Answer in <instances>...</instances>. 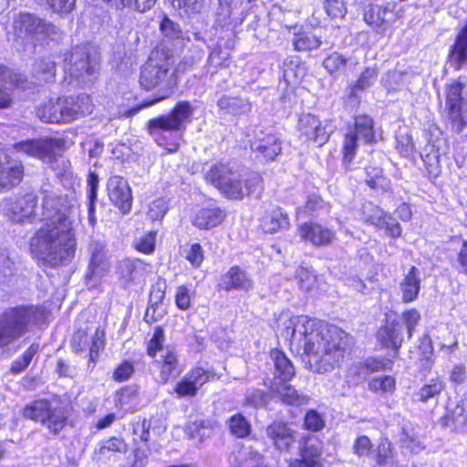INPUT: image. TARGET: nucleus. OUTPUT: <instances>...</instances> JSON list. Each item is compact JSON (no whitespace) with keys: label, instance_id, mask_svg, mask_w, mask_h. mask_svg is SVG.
<instances>
[{"label":"nucleus","instance_id":"f257e3e1","mask_svg":"<svg viewBox=\"0 0 467 467\" xmlns=\"http://www.w3.org/2000/svg\"><path fill=\"white\" fill-rule=\"evenodd\" d=\"M276 333L289 340L292 349L303 350L314 372L333 369L347 352V341L337 327L328 326L308 316L282 313L276 319Z\"/></svg>","mask_w":467,"mask_h":467},{"label":"nucleus","instance_id":"f03ea898","mask_svg":"<svg viewBox=\"0 0 467 467\" xmlns=\"http://www.w3.org/2000/svg\"><path fill=\"white\" fill-rule=\"evenodd\" d=\"M58 202L56 198L44 199L45 223L30 242L34 256L51 266L70 260L76 248L72 222L65 212L57 208Z\"/></svg>","mask_w":467,"mask_h":467},{"label":"nucleus","instance_id":"7ed1b4c3","mask_svg":"<svg viewBox=\"0 0 467 467\" xmlns=\"http://www.w3.org/2000/svg\"><path fill=\"white\" fill-rule=\"evenodd\" d=\"M192 113L190 102L180 101L168 114L150 119L147 123V130L158 146L170 153L176 152L186 125L192 121Z\"/></svg>","mask_w":467,"mask_h":467},{"label":"nucleus","instance_id":"20e7f679","mask_svg":"<svg viewBox=\"0 0 467 467\" xmlns=\"http://www.w3.org/2000/svg\"><path fill=\"white\" fill-rule=\"evenodd\" d=\"M173 64L172 52L166 47H157L151 51L141 67L140 84L146 90L157 88L158 95L152 100L144 101L143 107L152 106L171 96L174 85L173 74L171 73Z\"/></svg>","mask_w":467,"mask_h":467},{"label":"nucleus","instance_id":"39448f33","mask_svg":"<svg viewBox=\"0 0 467 467\" xmlns=\"http://www.w3.org/2000/svg\"><path fill=\"white\" fill-rule=\"evenodd\" d=\"M205 180L225 197L242 200L260 188L261 176L256 172L242 174L230 162H216L205 173Z\"/></svg>","mask_w":467,"mask_h":467},{"label":"nucleus","instance_id":"423d86ee","mask_svg":"<svg viewBox=\"0 0 467 467\" xmlns=\"http://www.w3.org/2000/svg\"><path fill=\"white\" fill-rule=\"evenodd\" d=\"M43 317V309L35 306L5 310L0 317V354L6 352L11 344L23 337Z\"/></svg>","mask_w":467,"mask_h":467},{"label":"nucleus","instance_id":"0eeeda50","mask_svg":"<svg viewBox=\"0 0 467 467\" xmlns=\"http://www.w3.org/2000/svg\"><path fill=\"white\" fill-rule=\"evenodd\" d=\"M14 149L17 153L41 160L58 174L68 169L69 162L62 156L66 149V141L62 138L26 140L14 144Z\"/></svg>","mask_w":467,"mask_h":467},{"label":"nucleus","instance_id":"6e6552de","mask_svg":"<svg viewBox=\"0 0 467 467\" xmlns=\"http://www.w3.org/2000/svg\"><path fill=\"white\" fill-rule=\"evenodd\" d=\"M445 109L451 128L457 133L467 125V83L460 77L446 88Z\"/></svg>","mask_w":467,"mask_h":467},{"label":"nucleus","instance_id":"1a4fd4ad","mask_svg":"<svg viewBox=\"0 0 467 467\" xmlns=\"http://www.w3.org/2000/svg\"><path fill=\"white\" fill-rule=\"evenodd\" d=\"M66 71L83 84H88L95 78L99 67L96 57H91L86 47L74 48L65 58Z\"/></svg>","mask_w":467,"mask_h":467},{"label":"nucleus","instance_id":"9d476101","mask_svg":"<svg viewBox=\"0 0 467 467\" xmlns=\"http://www.w3.org/2000/svg\"><path fill=\"white\" fill-rule=\"evenodd\" d=\"M297 130L301 138L321 147L328 141L335 127L327 119L321 120L317 116L306 113L299 117Z\"/></svg>","mask_w":467,"mask_h":467},{"label":"nucleus","instance_id":"9b49d317","mask_svg":"<svg viewBox=\"0 0 467 467\" xmlns=\"http://www.w3.org/2000/svg\"><path fill=\"white\" fill-rule=\"evenodd\" d=\"M370 143L374 140L373 119L367 115L355 119L354 130L346 134L343 143L344 162L349 164L356 155L358 140Z\"/></svg>","mask_w":467,"mask_h":467},{"label":"nucleus","instance_id":"f8f14e48","mask_svg":"<svg viewBox=\"0 0 467 467\" xmlns=\"http://www.w3.org/2000/svg\"><path fill=\"white\" fill-rule=\"evenodd\" d=\"M90 254L86 285L89 290L98 288L101 277L109 270V260L106 244L100 241H92L88 245Z\"/></svg>","mask_w":467,"mask_h":467},{"label":"nucleus","instance_id":"ddd939ff","mask_svg":"<svg viewBox=\"0 0 467 467\" xmlns=\"http://www.w3.org/2000/svg\"><path fill=\"white\" fill-rule=\"evenodd\" d=\"M14 27L38 41L53 40L57 35L54 25L30 14H20L14 21Z\"/></svg>","mask_w":467,"mask_h":467},{"label":"nucleus","instance_id":"4468645a","mask_svg":"<svg viewBox=\"0 0 467 467\" xmlns=\"http://www.w3.org/2000/svg\"><path fill=\"white\" fill-rule=\"evenodd\" d=\"M363 220L376 229L385 230L386 234L397 238L401 234V227L389 213L372 202H366L362 207Z\"/></svg>","mask_w":467,"mask_h":467},{"label":"nucleus","instance_id":"2eb2a0df","mask_svg":"<svg viewBox=\"0 0 467 467\" xmlns=\"http://www.w3.org/2000/svg\"><path fill=\"white\" fill-rule=\"evenodd\" d=\"M59 100L62 123H69L77 120L90 114L93 110L91 99L87 94H81L77 97H61Z\"/></svg>","mask_w":467,"mask_h":467},{"label":"nucleus","instance_id":"dca6fc26","mask_svg":"<svg viewBox=\"0 0 467 467\" xmlns=\"http://www.w3.org/2000/svg\"><path fill=\"white\" fill-rule=\"evenodd\" d=\"M109 200L123 213L130 212L132 203L131 190L128 182L120 176H111L107 184Z\"/></svg>","mask_w":467,"mask_h":467},{"label":"nucleus","instance_id":"f3484780","mask_svg":"<svg viewBox=\"0 0 467 467\" xmlns=\"http://www.w3.org/2000/svg\"><path fill=\"white\" fill-rule=\"evenodd\" d=\"M24 175V167L18 161L11 160L8 155L0 153V191L10 190L20 183Z\"/></svg>","mask_w":467,"mask_h":467},{"label":"nucleus","instance_id":"a211bd4d","mask_svg":"<svg viewBox=\"0 0 467 467\" xmlns=\"http://www.w3.org/2000/svg\"><path fill=\"white\" fill-rule=\"evenodd\" d=\"M251 149L255 159L262 162H268L280 154L282 147L279 138L269 133L255 138L251 143Z\"/></svg>","mask_w":467,"mask_h":467},{"label":"nucleus","instance_id":"6ab92c4d","mask_svg":"<svg viewBox=\"0 0 467 467\" xmlns=\"http://www.w3.org/2000/svg\"><path fill=\"white\" fill-rule=\"evenodd\" d=\"M395 5L389 3L386 5H370L364 13V20L378 33H384L387 25L394 17Z\"/></svg>","mask_w":467,"mask_h":467},{"label":"nucleus","instance_id":"aec40b11","mask_svg":"<svg viewBox=\"0 0 467 467\" xmlns=\"http://www.w3.org/2000/svg\"><path fill=\"white\" fill-rule=\"evenodd\" d=\"M377 338L383 347L393 349L397 355L405 339L401 322L388 320L386 325L379 329Z\"/></svg>","mask_w":467,"mask_h":467},{"label":"nucleus","instance_id":"412c9836","mask_svg":"<svg viewBox=\"0 0 467 467\" xmlns=\"http://www.w3.org/2000/svg\"><path fill=\"white\" fill-rule=\"evenodd\" d=\"M219 285L222 289L227 291H248L253 288V280L244 270L240 266L234 265L222 275Z\"/></svg>","mask_w":467,"mask_h":467},{"label":"nucleus","instance_id":"4be33fe9","mask_svg":"<svg viewBox=\"0 0 467 467\" xmlns=\"http://www.w3.org/2000/svg\"><path fill=\"white\" fill-rule=\"evenodd\" d=\"M36 205V196L32 193L26 194L8 204L7 215L13 222L22 223L34 214Z\"/></svg>","mask_w":467,"mask_h":467},{"label":"nucleus","instance_id":"5701e85b","mask_svg":"<svg viewBox=\"0 0 467 467\" xmlns=\"http://www.w3.org/2000/svg\"><path fill=\"white\" fill-rule=\"evenodd\" d=\"M266 436L271 439L279 451H288L295 442V432L285 422H274L265 430Z\"/></svg>","mask_w":467,"mask_h":467},{"label":"nucleus","instance_id":"b1692460","mask_svg":"<svg viewBox=\"0 0 467 467\" xmlns=\"http://www.w3.org/2000/svg\"><path fill=\"white\" fill-rule=\"evenodd\" d=\"M302 240L310 242L315 245L328 244L334 238V233L318 223H305L299 228Z\"/></svg>","mask_w":467,"mask_h":467},{"label":"nucleus","instance_id":"393cba45","mask_svg":"<svg viewBox=\"0 0 467 467\" xmlns=\"http://www.w3.org/2000/svg\"><path fill=\"white\" fill-rule=\"evenodd\" d=\"M272 390L285 404L299 406L307 403L308 397L299 393L286 381H275Z\"/></svg>","mask_w":467,"mask_h":467},{"label":"nucleus","instance_id":"a878e982","mask_svg":"<svg viewBox=\"0 0 467 467\" xmlns=\"http://www.w3.org/2000/svg\"><path fill=\"white\" fill-rule=\"evenodd\" d=\"M224 218L223 212L219 208H203L199 210L192 223L201 229H209L220 224Z\"/></svg>","mask_w":467,"mask_h":467},{"label":"nucleus","instance_id":"bb28decb","mask_svg":"<svg viewBox=\"0 0 467 467\" xmlns=\"http://www.w3.org/2000/svg\"><path fill=\"white\" fill-rule=\"evenodd\" d=\"M275 368V381H287L295 375V368L292 362L279 349H274L270 353Z\"/></svg>","mask_w":467,"mask_h":467},{"label":"nucleus","instance_id":"cd10ccee","mask_svg":"<svg viewBox=\"0 0 467 467\" xmlns=\"http://www.w3.org/2000/svg\"><path fill=\"white\" fill-rule=\"evenodd\" d=\"M288 218L280 208L265 212L262 218L261 226L266 233H275L288 225Z\"/></svg>","mask_w":467,"mask_h":467},{"label":"nucleus","instance_id":"c85d7f7f","mask_svg":"<svg viewBox=\"0 0 467 467\" xmlns=\"http://www.w3.org/2000/svg\"><path fill=\"white\" fill-rule=\"evenodd\" d=\"M300 459L291 461L288 467H323L321 451L314 445H306L300 450Z\"/></svg>","mask_w":467,"mask_h":467},{"label":"nucleus","instance_id":"c756f323","mask_svg":"<svg viewBox=\"0 0 467 467\" xmlns=\"http://www.w3.org/2000/svg\"><path fill=\"white\" fill-rule=\"evenodd\" d=\"M128 450L129 445L122 438L111 437L99 442L95 454L99 460L108 459L111 453H126Z\"/></svg>","mask_w":467,"mask_h":467},{"label":"nucleus","instance_id":"7c9ffc66","mask_svg":"<svg viewBox=\"0 0 467 467\" xmlns=\"http://www.w3.org/2000/svg\"><path fill=\"white\" fill-rule=\"evenodd\" d=\"M68 411L65 407H51L47 417V421H43L42 425L47 426L48 431L53 434L60 432L67 424Z\"/></svg>","mask_w":467,"mask_h":467},{"label":"nucleus","instance_id":"2f4dec72","mask_svg":"<svg viewBox=\"0 0 467 467\" xmlns=\"http://www.w3.org/2000/svg\"><path fill=\"white\" fill-rule=\"evenodd\" d=\"M161 359V380L163 384L167 383L171 377L178 373V358L177 354L173 349L169 348H165L164 353L160 356Z\"/></svg>","mask_w":467,"mask_h":467},{"label":"nucleus","instance_id":"473e14b6","mask_svg":"<svg viewBox=\"0 0 467 467\" xmlns=\"http://www.w3.org/2000/svg\"><path fill=\"white\" fill-rule=\"evenodd\" d=\"M60 112L61 106L59 98L57 99H49L36 109L38 119L47 123H62Z\"/></svg>","mask_w":467,"mask_h":467},{"label":"nucleus","instance_id":"72a5a7b5","mask_svg":"<svg viewBox=\"0 0 467 467\" xmlns=\"http://www.w3.org/2000/svg\"><path fill=\"white\" fill-rule=\"evenodd\" d=\"M14 87L12 73L5 67L0 66V109L11 105Z\"/></svg>","mask_w":467,"mask_h":467},{"label":"nucleus","instance_id":"f704fd0d","mask_svg":"<svg viewBox=\"0 0 467 467\" xmlns=\"http://www.w3.org/2000/svg\"><path fill=\"white\" fill-rule=\"evenodd\" d=\"M56 64L50 58H44L36 61L33 67V74L38 84L47 83L55 78Z\"/></svg>","mask_w":467,"mask_h":467},{"label":"nucleus","instance_id":"c9c22d12","mask_svg":"<svg viewBox=\"0 0 467 467\" xmlns=\"http://www.w3.org/2000/svg\"><path fill=\"white\" fill-rule=\"evenodd\" d=\"M51 407V403L46 400H35L26 406L23 414L26 418L39 421L42 424L43 421H47V417L48 416V411Z\"/></svg>","mask_w":467,"mask_h":467},{"label":"nucleus","instance_id":"e433bc0d","mask_svg":"<svg viewBox=\"0 0 467 467\" xmlns=\"http://www.w3.org/2000/svg\"><path fill=\"white\" fill-rule=\"evenodd\" d=\"M221 110L231 114H239L247 111L250 108L248 102L238 97L223 96L217 101Z\"/></svg>","mask_w":467,"mask_h":467},{"label":"nucleus","instance_id":"4c0bfd02","mask_svg":"<svg viewBox=\"0 0 467 467\" xmlns=\"http://www.w3.org/2000/svg\"><path fill=\"white\" fill-rule=\"evenodd\" d=\"M230 432L236 438H245L251 432V425L242 414H235L228 420Z\"/></svg>","mask_w":467,"mask_h":467},{"label":"nucleus","instance_id":"58836bf2","mask_svg":"<svg viewBox=\"0 0 467 467\" xmlns=\"http://www.w3.org/2000/svg\"><path fill=\"white\" fill-rule=\"evenodd\" d=\"M146 265L138 258H125L119 262L118 271L123 278H133V275L140 270H144Z\"/></svg>","mask_w":467,"mask_h":467},{"label":"nucleus","instance_id":"ea45409f","mask_svg":"<svg viewBox=\"0 0 467 467\" xmlns=\"http://www.w3.org/2000/svg\"><path fill=\"white\" fill-rule=\"evenodd\" d=\"M139 398V387L136 385L127 386L119 390L116 394V406L119 409H126L131 406Z\"/></svg>","mask_w":467,"mask_h":467},{"label":"nucleus","instance_id":"a19ab883","mask_svg":"<svg viewBox=\"0 0 467 467\" xmlns=\"http://www.w3.org/2000/svg\"><path fill=\"white\" fill-rule=\"evenodd\" d=\"M444 389V384L440 379H431L428 383L423 385L418 392L419 400L426 402L427 400L436 398Z\"/></svg>","mask_w":467,"mask_h":467},{"label":"nucleus","instance_id":"79ce46f5","mask_svg":"<svg viewBox=\"0 0 467 467\" xmlns=\"http://www.w3.org/2000/svg\"><path fill=\"white\" fill-rule=\"evenodd\" d=\"M99 185V177L94 172H90L88 179L87 195L88 199V220L91 224L95 223V202L97 201V190Z\"/></svg>","mask_w":467,"mask_h":467},{"label":"nucleus","instance_id":"37998d69","mask_svg":"<svg viewBox=\"0 0 467 467\" xmlns=\"http://www.w3.org/2000/svg\"><path fill=\"white\" fill-rule=\"evenodd\" d=\"M37 351L38 344H32L21 357H18L13 361L10 371L14 374L24 371L28 367L32 361L33 357L36 354Z\"/></svg>","mask_w":467,"mask_h":467},{"label":"nucleus","instance_id":"c03bdc74","mask_svg":"<svg viewBox=\"0 0 467 467\" xmlns=\"http://www.w3.org/2000/svg\"><path fill=\"white\" fill-rule=\"evenodd\" d=\"M410 75L399 70H389L382 78L384 86L389 89H397L409 82Z\"/></svg>","mask_w":467,"mask_h":467},{"label":"nucleus","instance_id":"a18cd8bd","mask_svg":"<svg viewBox=\"0 0 467 467\" xmlns=\"http://www.w3.org/2000/svg\"><path fill=\"white\" fill-rule=\"evenodd\" d=\"M420 320V313L415 309H410L402 313L400 317L396 321H400L402 324V332L406 329L407 338L411 337L415 327L418 326Z\"/></svg>","mask_w":467,"mask_h":467},{"label":"nucleus","instance_id":"49530a36","mask_svg":"<svg viewBox=\"0 0 467 467\" xmlns=\"http://www.w3.org/2000/svg\"><path fill=\"white\" fill-rule=\"evenodd\" d=\"M321 41L312 34H301L295 37L294 47L298 51H309L320 47Z\"/></svg>","mask_w":467,"mask_h":467},{"label":"nucleus","instance_id":"de8ad7c7","mask_svg":"<svg viewBox=\"0 0 467 467\" xmlns=\"http://www.w3.org/2000/svg\"><path fill=\"white\" fill-rule=\"evenodd\" d=\"M156 233L148 232L134 240V247L139 252L150 254L155 249Z\"/></svg>","mask_w":467,"mask_h":467},{"label":"nucleus","instance_id":"09e8293b","mask_svg":"<svg viewBox=\"0 0 467 467\" xmlns=\"http://www.w3.org/2000/svg\"><path fill=\"white\" fill-rule=\"evenodd\" d=\"M324 9L331 18H342L347 14L345 0H325Z\"/></svg>","mask_w":467,"mask_h":467},{"label":"nucleus","instance_id":"8fccbe9b","mask_svg":"<svg viewBox=\"0 0 467 467\" xmlns=\"http://www.w3.org/2000/svg\"><path fill=\"white\" fill-rule=\"evenodd\" d=\"M451 420L459 430H464L467 427V400H462L456 405L451 411Z\"/></svg>","mask_w":467,"mask_h":467},{"label":"nucleus","instance_id":"3c124183","mask_svg":"<svg viewBox=\"0 0 467 467\" xmlns=\"http://www.w3.org/2000/svg\"><path fill=\"white\" fill-rule=\"evenodd\" d=\"M419 275V270L415 266H412L400 284L402 291L419 292L420 283Z\"/></svg>","mask_w":467,"mask_h":467},{"label":"nucleus","instance_id":"603ef678","mask_svg":"<svg viewBox=\"0 0 467 467\" xmlns=\"http://www.w3.org/2000/svg\"><path fill=\"white\" fill-rule=\"evenodd\" d=\"M164 338L165 336L163 329L161 327H157L154 330L152 337L148 344L147 352L149 356L155 357L158 351L164 353L165 349L162 348Z\"/></svg>","mask_w":467,"mask_h":467},{"label":"nucleus","instance_id":"864d4df0","mask_svg":"<svg viewBox=\"0 0 467 467\" xmlns=\"http://www.w3.org/2000/svg\"><path fill=\"white\" fill-rule=\"evenodd\" d=\"M347 59L339 53L334 52L324 59L323 66L329 72L338 71L346 65Z\"/></svg>","mask_w":467,"mask_h":467},{"label":"nucleus","instance_id":"5fc2aeb1","mask_svg":"<svg viewBox=\"0 0 467 467\" xmlns=\"http://www.w3.org/2000/svg\"><path fill=\"white\" fill-rule=\"evenodd\" d=\"M296 278L298 279L299 288L301 290L311 291L317 283L316 276L307 269L300 268L297 271Z\"/></svg>","mask_w":467,"mask_h":467},{"label":"nucleus","instance_id":"6e6d98bb","mask_svg":"<svg viewBox=\"0 0 467 467\" xmlns=\"http://www.w3.org/2000/svg\"><path fill=\"white\" fill-rule=\"evenodd\" d=\"M325 426L322 416L316 410H309L305 416V427L312 431H318Z\"/></svg>","mask_w":467,"mask_h":467},{"label":"nucleus","instance_id":"4d7b16f0","mask_svg":"<svg viewBox=\"0 0 467 467\" xmlns=\"http://www.w3.org/2000/svg\"><path fill=\"white\" fill-rule=\"evenodd\" d=\"M167 212V205L163 199H156L149 205L148 216L150 220L156 221L163 218Z\"/></svg>","mask_w":467,"mask_h":467},{"label":"nucleus","instance_id":"13d9d810","mask_svg":"<svg viewBox=\"0 0 467 467\" xmlns=\"http://www.w3.org/2000/svg\"><path fill=\"white\" fill-rule=\"evenodd\" d=\"M198 389L184 377L176 384L175 392L178 398L193 397L196 395Z\"/></svg>","mask_w":467,"mask_h":467},{"label":"nucleus","instance_id":"bf43d9fd","mask_svg":"<svg viewBox=\"0 0 467 467\" xmlns=\"http://www.w3.org/2000/svg\"><path fill=\"white\" fill-rule=\"evenodd\" d=\"M378 78V71L376 68H366L357 81L356 88L366 89L373 85Z\"/></svg>","mask_w":467,"mask_h":467},{"label":"nucleus","instance_id":"052dcab7","mask_svg":"<svg viewBox=\"0 0 467 467\" xmlns=\"http://www.w3.org/2000/svg\"><path fill=\"white\" fill-rule=\"evenodd\" d=\"M369 387L373 390H381L383 392H389L395 389V379L392 377L385 376L383 378L374 379Z\"/></svg>","mask_w":467,"mask_h":467},{"label":"nucleus","instance_id":"680f3d73","mask_svg":"<svg viewBox=\"0 0 467 467\" xmlns=\"http://www.w3.org/2000/svg\"><path fill=\"white\" fill-rule=\"evenodd\" d=\"M15 263L11 260L6 250H0V278L7 277L14 274Z\"/></svg>","mask_w":467,"mask_h":467},{"label":"nucleus","instance_id":"e2e57ef3","mask_svg":"<svg viewBox=\"0 0 467 467\" xmlns=\"http://www.w3.org/2000/svg\"><path fill=\"white\" fill-rule=\"evenodd\" d=\"M160 29L162 35L169 38H178L182 33L179 26L168 17L162 19Z\"/></svg>","mask_w":467,"mask_h":467},{"label":"nucleus","instance_id":"0e129e2a","mask_svg":"<svg viewBox=\"0 0 467 467\" xmlns=\"http://www.w3.org/2000/svg\"><path fill=\"white\" fill-rule=\"evenodd\" d=\"M372 449L370 439L366 435H361L355 441L353 450L358 457L368 455Z\"/></svg>","mask_w":467,"mask_h":467},{"label":"nucleus","instance_id":"69168bd1","mask_svg":"<svg viewBox=\"0 0 467 467\" xmlns=\"http://www.w3.org/2000/svg\"><path fill=\"white\" fill-rule=\"evenodd\" d=\"M368 185L372 189H384L385 179L382 176V171L379 168H372L371 171H367Z\"/></svg>","mask_w":467,"mask_h":467},{"label":"nucleus","instance_id":"338daca9","mask_svg":"<svg viewBox=\"0 0 467 467\" xmlns=\"http://www.w3.org/2000/svg\"><path fill=\"white\" fill-rule=\"evenodd\" d=\"M186 377L197 389H199L209 380L210 375L209 372L205 371L202 368H196Z\"/></svg>","mask_w":467,"mask_h":467},{"label":"nucleus","instance_id":"774afa93","mask_svg":"<svg viewBox=\"0 0 467 467\" xmlns=\"http://www.w3.org/2000/svg\"><path fill=\"white\" fill-rule=\"evenodd\" d=\"M245 404L254 408L264 407L266 404V395L262 390L254 389L247 393Z\"/></svg>","mask_w":467,"mask_h":467}]
</instances>
